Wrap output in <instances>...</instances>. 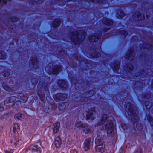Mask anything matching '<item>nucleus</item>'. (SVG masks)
I'll return each instance as SVG.
<instances>
[{"label":"nucleus","instance_id":"1","mask_svg":"<svg viewBox=\"0 0 153 153\" xmlns=\"http://www.w3.org/2000/svg\"><path fill=\"white\" fill-rule=\"evenodd\" d=\"M107 118V115H102L100 122L98 123L96 126H102V127L100 128L101 130H105L107 132V135L113 138V143L115 144L117 141V136L116 134L114 132V127H116L115 125L114 124V119L112 118L110 120H108L106 123ZM109 118H108V120Z\"/></svg>","mask_w":153,"mask_h":153},{"label":"nucleus","instance_id":"2","mask_svg":"<svg viewBox=\"0 0 153 153\" xmlns=\"http://www.w3.org/2000/svg\"><path fill=\"white\" fill-rule=\"evenodd\" d=\"M48 87V84L45 82V79H41L40 80L38 85L37 94L43 103L45 102L46 101L48 102V99H49L50 101H53L51 98L50 99L48 96L49 92Z\"/></svg>","mask_w":153,"mask_h":153},{"label":"nucleus","instance_id":"3","mask_svg":"<svg viewBox=\"0 0 153 153\" xmlns=\"http://www.w3.org/2000/svg\"><path fill=\"white\" fill-rule=\"evenodd\" d=\"M124 107L126 110H127V111L128 112V114L131 115L132 117L133 121L134 122V125H136L137 128L139 129L138 123L139 122L140 120L137 115V108L134 105L130 102H128L127 104H125Z\"/></svg>","mask_w":153,"mask_h":153},{"label":"nucleus","instance_id":"4","mask_svg":"<svg viewBox=\"0 0 153 153\" xmlns=\"http://www.w3.org/2000/svg\"><path fill=\"white\" fill-rule=\"evenodd\" d=\"M86 35L85 32L83 31L80 33V31L79 32L77 30H74L69 33L70 40L74 44L77 45H79L83 41Z\"/></svg>","mask_w":153,"mask_h":153},{"label":"nucleus","instance_id":"5","mask_svg":"<svg viewBox=\"0 0 153 153\" xmlns=\"http://www.w3.org/2000/svg\"><path fill=\"white\" fill-rule=\"evenodd\" d=\"M45 70L49 74L57 75L62 70V67L60 65H56L54 66L51 68L50 67L48 69V68L46 67Z\"/></svg>","mask_w":153,"mask_h":153},{"label":"nucleus","instance_id":"6","mask_svg":"<svg viewBox=\"0 0 153 153\" xmlns=\"http://www.w3.org/2000/svg\"><path fill=\"white\" fill-rule=\"evenodd\" d=\"M18 98L19 99L18 100L16 101L13 104L14 106L17 105L18 106L20 105L22 103H25L28 99V97L27 96H24L22 93H19L17 95Z\"/></svg>","mask_w":153,"mask_h":153},{"label":"nucleus","instance_id":"7","mask_svg":"<svg viewBox=\"0 0 153 153\" xmlns=\"http://www.w3.org/2000/svg\"><path fill=\"white\" fill-rule=\"evenodd\" d=\"M75 125L76 127H79V128H84L83 132L85 134L90 133L91 132L90 128L87 124H83L81 122L77 121Z\"/></svg>","mask_w":153,"mask_h":153},{"label":"nucleus","instance_id":"8","mask_svg":"<svg viewBox=\"0 0 153 153\" xmlns=\"http://www.w3.org/2000/svg\"><path fill=\"white\" fill-rule=\"evenodd\" d=\"M11 145L13 147H16L17 145H20L22 144V141L20 139L18 138V135L16 134L10 139Z\"/></svg>","mask_w":153,"mask_h":153},{"label":"nucleus","instance_id":"9","mask_svg":"<svg viewBox=\"0 0 153 153\" xmlns=\"http://www.w3.org/2000/svg\"><path fill=\"white\" fill-rule=\"evenodd\" d=\"M96 114L94 107L91 108L90 110H88V111L86 112V120H88L91 119V121H92L94 118V116Z\"/></svg>","mask_w":153,"mask_h":153},{"label":"nucleus","instance_id":"10","mask_svg":"<svg viewBox=\"0 0 153 153\" xmlns=\"http://www.w3.org/2000/svg\"><path fill=\"white\" fill-rule=\"evenodd\" d=\"M55 100L56 101H63L67 97V95L66 94L58 93L53 96Z\"/></svg>","mask_w":153,"mask_h":153},{"label":"nucleus","instance_id":"11","mask_svg":"<svg viewBox=\"0 0 153 153\" xmlns=\"http://www.w3.org/2000/svg\"><path fill=\"white\" fill-rule=\"evenodd\" d=\"M101 34L100 33H96L92 36H89L88 39L90 42H96L101 37Z\"/></svg>","mask_w":153,"mask_h":153},{"label":"nucleus","instance_id":"12","mask_svg":"<svg viewBox=\"0 0 153 153\" xmlns=\"http://www.w3.org/2000/svg\"><path fill=\"white\" fill-rule=\"evenodd\" d=\"M29 150L31 152L29 153H40L41 149L40 147L35 145H32L30 147Z\"/></svg>","mask_w":153,"mask_h":153},{"label":"nucleus","instance_id":"13","mask_svg":"<svg viewBox=\"0 0 153 153\" xmlns=\"http://www.w3.org/2000/svg\"><path fill=\"white\" fill-rule=\"evenodd\" d=\"M67 82L65 80H60L57 82L58 86L63 90H65L68 88Z\"/></svg>","mask_w":153,"mask_h":153},{"label":"nucleus","instance_id":"14","mask_svg":"<svg viewBox=\"0 0 153 153\" xmlns=\"http://www.w3.org/2000/svg\"><path fill=\"white\" fill-rule=\"evenodd\" d=\"M91 138H86L83 144V148L85 151L88 150L90 148Z\"/></svg>","mask_w":153,"mask_h":153},{"label":"nucleus","instance_id":"15","mask_svg":"<svg viewBox=\"0 0 153 153\" xmlns=\"http://www.w3.org/2000/svg\"><path fill=\"white\" fill-rule=\"evenodd\" d=\"M133 18L138 20H142L145 19V16L143 14H140L139 12H137L133 15Z\"/></svg>","mask_w":153,"mask_h":153},{"label":"nucleus","instance_id":"16","mask_svg":"<svg viewBox=\"0 0 153 153\" xmlns=\"http://www.w3.org/2000/svg\"><path fill=\"white\" fill-rule=\"evenodd\" d=\"M133 52V50L132 48H131L128 50L127 53L126 55V57L130 60H133L134 58V57L132 56Z\"/></svg>","mask_w":153,"mask_h":153},{"label":"nucleus","instance_id":"17","mask_svg":"<svg viewBox=\"0 0 153 153\" xmlns=\"http://www.w3.org/2000/svg\"><path fill=\"white\" fill-rule=\"evenodd\" d=\"M103 23L107 25L110 26H113L114 24L113 21L112 19H108L106 18H104L102 20Z\"/></svg>","mask_w":153,"mask_h":153},{"label":"nucleus","instance_id":"18","mask_svg":"<svg viewBox=\"0 0 153 153\" xmlns=\"http://www.w3.org/2000/svg\"><path fill=\"white\" fill-rule=\"evenodd\" d=\"M111 67L114 71H118L120 67V62L118 61H115L111 65Z\"/></svg>","mask_w":153,"mask_h":153},{"label":"nucleus","instance_id":"19","mask_svg":"<svg viewBox=\"0 0 153 153\" xmlns=\"http://www.w3.org/2000/svg\"><path fill=\"white\" fill-rule=\"evenodd\" d=\"M61 20L59 18L56 19L53 21L52 26L53 28H56L59 26L61 23Z\"/></svg>","mask_w":153,"mask_h":153},{"label":"nucleus","instance_id":"20","mask_svg":"<svg viewBox=\"0 0 153 153\" xmlns=\"http://www.w3.org/2000/svg\"><path fill=\"white\" fill-rule=\"evenodd\" d=\"M54 144L56 147L59 148L61 146V140L59 136H57L55 139Z\"/></svg>","mask_w":153,"mask_h":153},{"label":"nucleus","instance_id":"21","mask_svg":"<svg viewBox=\"0 0 153 153\" xmlns=\"http://www.w3.org/2000/svg\"><path fill=\"white\" fill-rule=\"evenodd\" d=\"M30 62L33 67H34L35 65H38L37 58L35 56H33L31 58H30Z\"/></svg>","mask_w":153,"mask_h":153},{"label":"nucleus","instance_id":"22","mask_svg":"<svg viewBox=\"0 0 153 153\" xmlns=\"http://www.w3.org/2000/svg\"><path fill=\"white\" fill-rule=\"evenodd\" d=\"M16 100V97L14 96L10 97L6 99L4 101L5 103H12Z\"/></svg>","mask_w":153,"mask_h":153},{"label":"nucleus","instance_id":"23","mask_svg":"<svg viewBox=\"0 0 153 153\" xmlns=\"http://www.w3.org/2000/svg\"><path fill=\"white\" fill-rule=\"evenodd\" d=\"M60 125V123L59 122H56L53 125V133H56L58 132Z\"/></svg>","mask_w":153,"mask_h":153},{"label":"nucleus","instance_id":"24","mask_svg":"<svg viewBox=\"0 0 153 153\" xmlns=\"http://www.w3.org/2000/svg\"><path fill=\"white\" fill-rule=\"evenodd\" d=\"M126 16L125 13L122 10H119L117 11V16L120 19L123 18Z\"/></svg>","mask_w":153,"mask_h":153},{"label":"nucleus","instance_id":"25","mask_svg":"<svg viewBox=\"0 0 153 153\" xmlns=\"http://www.w3.org/2000/svg\"><path fill=\"white\" fill-rule=\"evenodd\" d=\"M67 102H62L59 104L58 106V108L59 110H62L68 106Z\"/></svg>","mask_w":153,"mask_h":153},{"label":"nucleus","instance_id":"26","mask_svg":"<svg viewBox=\"0 0 153 153\" xmlns=\"http://www.w3.org/2000/svg\"><path fill=\"white\" fill-rule=\"evenodd\" d=\"M116 34L120 35L126 37L128 35V33L124 30H119L116 32Z\"/></svg>","mask_w":153,"mask_h":153},{"label":"nucleus","instance_id":"27","mask_svg":"<svg viewBox=\"0 0 153 153\" xmlns=\"http://www.w3.org/2000/svg\"><path fill=\"white\" fill-rule=\"evenodd\" d=\"M145 105L147 109H149L153 105V103L151 102H146L145 103Z\"/></svg>","mask_w":153,"mask_h":153},{"label":"nucleus","instance_id":"28","mask_svg":"<svg viewBox=\"0 0 153 153\" xmlns=\"http://www.w3.org/2000/svg\"><path fill=\"white\" fill-rule=\"evenodd\" d=\"M149 122L152 126H153V119L150 115H147L146 116Z\"/></svg>","mask_w":153,"mask_h":153},{"label":"nucleus","instance_id":"29","mask_svg":"<svg viewBox=\"0 0 153 153\" xmlns=\"http://www.w3.org/2000/svg\"><path fill=\"white\" fill-rule=\"evenodd\" d=\"M6 58V54L2 50L0 51V59H5Z\"/></svg>","mask_w":153,"mask_h":153},{"label":"nucleus","instance_id":"30","mask_svg":"<svg viewBox=\"0 0 153 153\" xmlns=\"http://www.w3.org/2000/svg\"><path fill=\"white\" fill-rule=\"evenodd\" d=\"M22 117V114L21 113H18L16 114L14 116V118L17 119H19Z\"/></svg>","mask_w":153,"mask_h":153},{"label":"nucleus","instance_id":"31","mask_svg":"<svg viewBox=\"0 0 153 153\" xmlns=\"http://www.w3.org/2000/svg\"><path fill=\"white\" fill-rule=\"evenodd\" d=\"M43 110L44 112L46 113H49L51 111L50 109H49L48 107H46L43 108Z\"/></svg>","mask_w":153,"mask_h":153},{"label":"nucleus","instance_id":"32","mask_svg":"<svg viewBox=\"0 0 153 153\" xmlns=\"http://www.w3.org/2000/svg\"><path fill=\"white\" fill-rule=\"evenodd\" d=\"M2 85L4 88L6 90V91H10V89L9 87L7 86H5L4 85V83H3L2 84Z\"/></svg>","mask_w":153,"mask_h":153},{"label":"nucleus","instance_id":"33","mask_svg":"<svg viewBox=\"0 0 153 153\" xmlns=\"http://www.w3.org/2000/svg\"><path fill=\"white\" fill-rule=\"evenodd\" d=\"M144 48L148 49H152V46L150 45H145Z\"/></svg>","mask_w":153,"mask_h":153},{"label":"nucleus","instance_id":"34","mask_svg":"<svg viewBox=\"0 0 153 153\" xmlns=\"http://www.w3.org/2000/svg\"><path fill=\"white\" fill-rule=\"evenodd\" d=\"M37 79L36 78H33L31 79V82L33 84H36L37 82Z\"/></svg>","mask_w":153,"mask_h":153},{"label":"nucleus","instance_id":"35","mask_svg":"<svg viewBox=\"0 0 153 153\" xmlns=\"http://www.w3.org/2000/svg\"><path fill=\"white\" fill-rule=\"evenodd\" d=\"M4 151L5 153H13V150L11 149H9L8 150H5Z\"/></svg>","mask_w":153,"mask_h":153},{"label":"nucleus","instance_id":"36","mask_svg":"<svg viewBox=\"0 0 153 153\" xmlns=\"http://www.w3.org/2000/svg\"><path fill=\"white\" fill-rule=\"evenodd\" d=\"M143 97L145 98H150L151 97V95L150 94H146Z\"/></svg>","mask_w":153,"mask_h":153},{"label":"nucleus","instance_id":"37","mask_svg":"<svg viewBox=\"0 0 153 153\" xmlns=\"http://www.w3.org/2000/svg\"><path fill=\"white\" fill-rule=\"evenodd\" d=\"M128 66H129L128 65L127 66V67L126 68L127 69H129V71H131L133 70V66L132 65H131L129 67V68H128Z\"/></svg>","mask_w":153,"mask_h":153},{"label":"nucleus","instance_id":"38","mask_svg":"<svg viewBox=\"0 0 153 153\" xmlns=\"http://www.w3.org/2000/svg\"><path fill=\"white\" fill-rule=\"evenodd\" d=\"M7 0H0V3L2 2L4 4H6Z\"/></svg>","mask_w":153,"mask_h":153},{"label":"nucleus","instance_id":"39","mask_svg":"<svg viewBox=\"0 0 153 153\" xmlns=\"http://www.w3.org/2000/svg\"><path fill=\"white\" fill-rule=\"evenodd\" d=\"M142 151L141 149L139 148L138 149V150L135 152V153H142Z\"/></svg>","mask_w":153,"mask_h":153},{"label":"nucleus","instance_id":"40","mask_svg":"<svg viewBox=\"0 0 153 153\" xmlns=\"http://www.w3.org/2000/svg\"><path fill=\"white\" fill-rule=\"evenodd\" d=\"M71 153H78L77 151L76 150H73L71 151Z\"/></svg>","mask_w":153,"mask_h":153},{"label":"nucleus","instance_id":"41","mask_svg":"<svg viewBox=\"0 0 153 153\" xmlns=\"http://www.w3.org/2000/svg\"><path fill=\"white\" fill-rule=\"evenodd\" d=\"M94 55H95V57L97 58L99 56H101L100 54L97 53V54H95Z\"/></svg>","mask_w":153,"mask_h":153},{"label":"nucleus","instance_id":"42","mask_svg":"<svg viewBox=\"0 0 153 153\" xmlns=\"http://www.w3.org/2000/svg\"><path fill=\"white\" fill-rule=\"evenodd\" d=\"M16 126H17L18 127V126L17 124H16L15 123V124H14L13 129H14V130H15L16 129Z\"/></svg>","mask_w":153,"mask_h":153},{"label":"nucleus","instance_id":"43","mask_svg":"<svg viewBox=\"0 0 153 153\" xmlns=\"http://www.w3.org/2000/svg\"><path fill=\"white\" fill-rule=\"evenodd\" d=\"M4 108L2 106H0V111H2L4 110Z\"/></svg>","mask_w":153,"mask_h":153},{"label":"nucleus","instance_id":"44","mask_svg":"<svg viewBox=\"0 0 153 153\" xmlns=\"http://www.w3.org/2000/svg\"><path fill=\"white\" fill-rule=\"evenodd\" d=\"M65 1H67V2H68L69 1H72L74 2L76 1V0H65Z\"/></svg>","mask_w":153,"mask_h":153},{"label":"nucleus","instance_id":"45","mask_svg":"<svg viewBox=\"0 0 153 153\" xmlns=\"http://www.w3.org/2000/svg\"><path fill=\"white\" fill-rule=\"evenodd\" d=\"M91 1L93 3H98L99 4H100L98 2H96L95 1V0H91Z\"/></svg>","mask_w":153,"mask_h":153},{"label":"nucleus","instance_id":"46","mask_svg":"<svg viewBox=\"0 0 153 153\" xmlns=\"http://www.w3.org/2000/svg\"><path fill=\"white\" fill-rule=\"evenodd\" d=\"M109 29H110V28H105L104 29V31H108Z\"/></svg>","mask_w":153,"mask_h":153},{"label":"nucleus","instance_id":"47","mask_svg":"<svg viewBox=\"0 0 153 153\" xmlns=\"http://www.w3.org/2000/svg\"><path fill=\"white\" fill-rule=\"evenodd\" d=\"M13 18H14V19H15L13 21V22H16V21L17 20V19H16V17H13Z\"/></svg>","mask_w":153,"mask_h":153},{"label":"nucleus","instance_id":"48","mask_svg":"<svg viewBox=\"0 0 153 153\" xmlns=\"http://www.w3.org/2000/svg\"><path fill=\"white\" fill-rule=\"evenodd\" d=\"M9 75V74L7 73V75L6 74L4 73V76L5 77L7 76H8Z\"/></svg>","mask_w":153,"mask_h":153},{"label":"nucleus","instance_id":"49","mask_svg":"<svg viewBox=\"0 0 153 153\" xmlns=\"http://www.w3.org/2000/svg\"><path fill=\"white\" fill-rule=\"evenodd\" d=\"M139 127H140V129H141L142 128H143V127H142V126L141 125H140V126Z\"/></svg>","mask_w":153,"mask_h":153},{"label":"nucleus","instance_id":"50","mask_svg":"<svg viewBox=\"0 0 153 153\" xmlns=\"http://www.w3.org/2000/svg\"><path fill=\"white\" fill-rule=\"evenodd\" d=\"M152 87L153 88V79L152 83Z\"/></svg>","mask_w":153,"mask_h":153},{"label":"nucleus","instance_id":"51","mask_svg":"<svg viewBox=\"0 0 153 153\" xmlns=\"http://www.w3.org/2000/svg\"><path fill=\"white\" fill-rule=\"evenodd\" d=\"M46 153H50V151H48Z\"/></svg>","mask_w":153,"mask_h":153},{"label":"nucleus","instance_id":"52","mask_svg":"<svg viewBox=\"0 0 153 153\" xmlns=\"http://www.w3.org/2000/svg\"><path fill=\"white\" fill-rule=\"evenodd\" d=\"M6 114L7 115H8V114Z\"/></svg>","mask_w":153,"mask_h":153},{"label":"nucleus","instance_id":"53","mask_svg":"<svg viewBox=\"0 0 153 153\" xmlns=\"http://www.w3.org/2000/svg\"><path fill=\"white\" fill-rule=\"evenodd\" d=\"M49 65H51V64L49 63Z\"/></svg>","mask_w":153,"mask_h":153},{"label":"nucleus","instance_id":"54","mask_svg":"<svg viewBox=\"0 0 153 153\" xmlns=\"http://www.w3.org/2000/svg\"><path fill=\"white\" fill-rule=\"evenodd\" d=\"M0 153H1V152H0Z\"/></svg>","mask_w":153,"mask_h":153}]
</instances>
